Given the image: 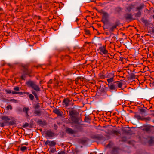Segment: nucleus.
Here are the masks:
<instances>
[{
	"instance_id": "obj_11",
	"label": "nucleus",
	"mask_w": 154,
	"mask_h": 154,
	"mask_svg": "<svg viewBox=\"0 0 154 154\" xmlns=\"http://www.w3.org/2000/svg\"><path fill=\"white\" fill-rule=\"evenodd\" d=\"M53 112L54 113L59 116H61L63 114V113L62 111H61L60 109H57L54 110Z\"/></svg>"
},
{
	"instance_id": "obj_54",
	"label": "nucleus",
	"mask_w": 154,
	"mask_h": 154,
	"mask_svg": "<svg viewBox=\"0 0 154 154\" xmlns=\"http://www.w3.org/2000/svg\"><path fill=\"white\" fill-rule=\"evenodd\" d=\"M131 76L132 77H133V76H134V75H131Z\"/></svg>"
},
{
	"instance_id": "obj_31",
	"label": "nucleus",
	"mask_w": 154,
	"mask_h": 154,
	"mask_svg": "<svg viewBox=\"0 0 154 154\" xmlns=\"http://www.w3.org/2000/svg\"><path fill=\"white\" fill-rule=\"evenodd\" d=\"M7 109L8 110L10 109L11 110L12 109V106L10 105H8L6 107Z\"/></svg>"
},
{
	"instance_id": "obj_7",
	"label": "nucleus",
	"mask_w": 154,
	"mask_h": 154,
	"mask_svg": "<svg viewBox=\"0 0 154 154\" xmlns=\"http://www.w3.org/2000/svg\"><path fill=\"white\" fill-rule=\"evenodd\" d=\"M46 136L49 138H51L54 135V133L51 130L47 131L45 132Z\"/></svg>"
},
{
	"instance_id": "obj_49",
	"label": "nucleus",
	"mask_w": 154,
	"mask_h": 154,
	"mask_svg": "<svg viewBox=\"0 0 154 154\" xmlns=\"http://www.w3.org/2000/svg\"><path fill=\"white\" fill-rule=\"evenodd\" d=\"M38 122L40 124H42V121L41 120H39Z\"/></svg>"
},
{
	"instance_id": "obj_48",
	"label": "nucleus",
	"mask_w": 154,
	"mask_h": 154,
	"mask_svg": "<svg viewBox=\"0 0 154 154\" xmlns=\"http://www.w3.org/2000/svg\"><path fill=\"white\" fill-rule=\"evenodd\" d=\"M105 95H106V97H110V96H111V95H108L106 93H105Z\"/></svg>"
},
{
	"instance_id": "obj_5",
	"label": "nucleus",
	"mask_w": 154,
	"mask_h": 154,
	"mask_svg": "<svg viewBox=\"0 0 154 154\" xmlns=\"http://www.w3.org/2000/svg\"><path fill=\"white\" fill-rule=\"evenodd\" d=\"M103 14L102 21L104 23H105L107 21L109 15L108 13L106 12H103Z\"/></svg>"
},
{
	"instance_id": "obj_20",
	"label": "nucleus",
	"mask_w": 154,
	"mask_h": 154,
	"mask_svg": "<svg viewBox=\"0 0 154 154\" xmlns=\"http://www.w3.org/2000/svg\"><path fill=\"white\" fill-rule=\"evenodd\" d=\"M66 132L70 134H73L74 133V131L71 128H68L66 130Z\"/></svg>"
},
{
	"instance_id": "obj_9",
	"label": "nucleus",
	"mask_w": 154,
	"mask_h": 154,
	"mask_svg": "<svg viewBox=\"0 0 154 154\" xmlns=\"http://www.w3.org/2000/svg\"><path fill=\"white\" fill-rule=\"evenodd\" d=\"M45 145H48L50 147H52L54 146L56 144V142L54 141H50L49 140H47L45 143Z\"/></svg>"
},
{
	"instance_id": "obj_63",
	"label": "nucleus",
	"mask_w": 154,
	"mask_h": 154,
	"mask_svg": "<svg viewBox=\"0 0 154 154\" xmlns=\"http://www.w3.org/2000/svg\"><path fill=\"white\" fill-rule=\"evenodd\" d=\"M153 83L154 85V82H153Z\"/></svg>"
},
{
	"instance_id": "obj_40",
	"label": "nucleus",
	"mask_w": 154,
	"mask_h": 154,
	"mask_svg": "<svg viewBox=\"0 0 154 154\" xmlns=\"http://www.w3.org/2000/svg\"><path fill=\"white\" fill-rule=\"evenodd\" d=\"M29 124L28 123H26L23 125V127L25 128L28 126Z\"/></svg>"
},
{
	"instance_id": "obj_44",
	"label": "nucleus",
	"mask_w": 154,
	"mask_h": 154,
	"mask_svg": "<svg viewBox=\"0 0 154 154\" xmlns=\"http://www.w3.org/2000/svg\"><path fill=\"white\" fill-rule=\"evenodd\" d=\"M32 93L34 95V96H35V95H37V94L35 91H32Z\"/></svg>"
},
{
	"instance_id": "obj_61",
	"label": "nucleus",
	"mask_w": 154,
	"mask_h": 154,
	"mask_svg": "<svg viewBox=\"0 0 154 154\" xmlns=\"http://www.w3.org/2000/svg\"><path fill=\"white\" fill-rule=\"evenodd\" d=\"M105 83H106V84H107V83H106V82H105Z\"/></svg>"
},
{
	"instance_id": "obj_43",
	"label": "nucleus",
	"mask_w": 154,
	"mask_h": 154,
	"mask_svg": "<svg viewBox=\"0 0 154 154\" xmlns=\"http://www.w3.org/2000/svg\"><path fill=\"white\" fill-rule=\"evenodd\" d=\"M80 79V77H78L77 78V79H76V80H75V83H77L78 82V80L79 79Z\"/></svg>"
},
{
	"instance_id": "obj_13",
	"label": "nucleus",
	"mask_w": 154,
	"mask_h": 154,
	"mask_svg": "<svg viewBox=\"0 0 154 154\" xmlns=\"http://www.w3.org/2000/svg\"><path fill=\"white\" fill-rule=\"evenodd\" d=\"M125 18L127 20H131L132 19V15L131 14H127L125 16Z\"/></svg>"
},
{
	"instance_id": "obj_58",
	"label": "nucleus",
	"mask_w": 154,
	"mask_h": 154,
	"mask_svg": "<svg viewBox=\"0 0 154 154\" xmlns=\"http://www.w3.org/2000/svg\"><path fill=\"white\" fill-rule=\"evenodd\" d=\"M152 17L153 18V19H154V15H153Z\"/></svg>"
},
{
	"instance_id": "obj_51",
	"label": "nucleus",
	"mask_w": 154,
	"mask_h": 154,
	"mask_svg": "<svg viewBox=\"0 0 154 154\" xmlns=\"http://www.w3.org/2000/svg\"><path fill=\"white\" fill-rule=\"evenodd\" d=\"M3 10L2 8L0 7V11H2Z\"/></svg>"
},
{
	"instance_id": "obj_3",
	"label": "nucleus",
	"mask_w": 154,
	"mask_h": 154,
	"mask_svg": "<svg viewBox=\"0 0 154 154\" xmlns=\"http://www.w3.org/2000/svg\"><path fill=\"white\" fill-rule=\"evenodd\" d=\"M2 121L0 122V125L1 127H3L8 123L10 119L7 116H3L2 118Z\"/></svg>"
},
{
	"instance_id": "obj_37",
	"label": "nucleus",
	"mask_w": 154,
	"mask_h": 154,
	"mask_svg": "<svg viewBox=\"0 0 154 154\" xmlns=\"http://www.w3.org/2000/svg\"><path fill=\"white\" fill-rule=\"evenodd\" d=\"M39 106L38 104H37L35 106L34 108L35 109H37L39 108Z\"/></svg>"
},
{
	"instance_id": "obj_18",
	"label": "nucleus",
	"mask_w": 154,
	"mask_h": 154,
	"mask_svg": "<svg viewBox=\"0 0 154 154\" xmlns=\"http://www.w3.org/2000/svg\"><path fill=\"white\" fill-rule=\"evenodd\" d=\"M27 147L25 146H20L19 147V149L23 152H25L26 150H27Z\"/></svg>"
},
{
	"instance_id": "obj_19",
	"label": "nucleus",
	"mask_w": 154,
	"mask_h": 154,
	"mask_svg": "<svg viewBox=\"0 0 154 154\" xmlns=\"http://www.w3.org/2000/svg\"><path fill=\"white\" fill-rule=\"evenodd\" d=\"M115 11L116 13H120L121 11V8L119 7H116L115 9Z\"/></svg>"
},
{
	"instance_id": "obj_62",
	"label": "nucleus",
	"mask_w": 154,
	"mask_h": 154,
	"mask_svg": "<svg viewBox=\"0 0 154 154\" xmlns=\"http://www.w3.org/2000/svg\"><path fill=\"white\" fill-rule=\"evenodd\" d=\"M153 12L154 13V10L153 11Z\"/></svg>"
},
{
	"instance_id": "obj_17",
	"label": "nucleus",
	"mask_w": 154,
	"mask_h": 154,
	"mask_svg": "<svg viewBox=\"0 0 154 154\" xmlns=\"http://www.w3.org/2000/svg\"><path fill=\"white\" fill-rule=\"evenodd\" d=\"M71 119L72 121L75 123H77L78 122V118L75 116H72L71 117Z\"/></svg>"
},
{
	"instance_id": "obj_47",
	"label": "nucleus",
	"mask_w": 154,
	"mask_h": 154,
	"mask_svg": "<svg viewBox=\"0 0 154 154\" xmlns=\"http://www.w3.org/2000/svg\"><path fill=\"white\" fill-rule=\"evenodd\" d=\"M23 94H26L27 95H28L29 94V93L28 92H23Z\"/></svg>"
},
{
	"instance_id": "obj_29",
	"label": "nucleus",
	"mask_w": 154,
	"mask_h": 154,
	"mask_svg": "<svg viewBox=\"0 0 154 154\" xmlns=\"http://www.w3.org/2000/svg\"><path fill=\"white\" fill-rule=\"evenodd\" d=\"M29 109L28 108L24 107L23 108V111L24 112H26V114H27V112Z\"/></svg>"
},
{
	"instance_id": "obj_22",
	"label": "nucleus",
	"mask_w": 154,
	"mask_h": 154,
	"mask_svg": "<svg viewBox=\"0 0 154 154\" xmlns=\"http://www.w3.org/2000/svg\"><path fill=\"white\" fill-rule=\"evenodd\" d=\"M35 114L38 116H40L41 115V111L40 110H35L34 112Z\"/></svg>"
},
{
	"instance_id": "obj_52",
	"label": "nucleus",
	"mask_w": 154,
	"mask_h": 154,
	"mask_svg": "<svg viewBox=\"0 0 154 154\" xmlns=\"http://www.w3.org/2000/svg\"><path fill=\"white\" fill-rule=\"evenodd\" d=\"M79 20V19L78 18H76V21L77 22Z\"/></svg>"
},
{
	"instance_id": "obj_28",
	"label": "nucleus",
	"mask_w": 154,
	"mask_h": 154,
	"mask_svg": "<svg viewBox=\"0 0 154 154\" xmlns=\"http://www.w3.org/2000/svg\"><path fill=\"white\" fill-rule=\"evenodd\" d=\"M116 40V37L115 36H113L112 37L111 39L110 43H113Z\"/></svg>"
},
{
	"instance_id": "obj_60",
	"label": "nucleus",
	"mask_w": 154,
	"mask_h": 154,
	"mask_svg": "<svg viewBox=\"0 0 154 154\" xmlns=\"http://www.w3.org/2000/svg\"><path fill=\"white\" fill-rule=\"evenodd\" d=\"M125 132L126 133H128V131H125Z\"/></svg>"
},
{
	"instance_id": "obj_59",
	"label": "nucleus",
	"mask_w": 154,
	"mask_h": 154,
	"mask_svg": "<svg viewBox=\"0 0 154 154\" xmlns=\"http://www.w3.org/2000/svg\"><path fill=\"white\" fill-rule=\"evenodd\" d=\"M151 140H152V137H151Z\"/></svg>"
},
{
	"instance_id": "obj_8",
	"label": "nucleus",
	"mask_w": 154,
	"mask_h": 154,
	"mask_svg": "<svg viewBox=\"0 0 154 154\" xmlns=\"http://www.w3.org/2000/svg\"><path fill=\"white\" fill-rule=\"evenodd\" d=\"M99 50L102 53L106 55L108 54V51L106 49L105 46H102L100 47Z\"/></svg>"
},
{
	"instance_id": "obj_21",
	"label": "nucleus",
	"mask_w": 154,
	"mask_h": 154,
	"mask_svg": "<svg viewBox=\"0 0 154 154\" xmlns=\"http://www.w3.org/2000/svg\"><path fill=\"white\" fill-rule=\"evenodd\" d=\"M135 117L138 120H143L144 119V118H142L140 115L138 114H136Z\"/></svg>"
},
{
	"instance_id": "obj_56",
	"label": "nucleus",
	"mask_w": 154,
	"mask_h": 154,
	"mask_svg": "<svg viewBox=\"0 0 154 154\" xmlns=\"http://www.w3.org/2000/svg\"><path fill=\"white\" fill-rule=\"evenodd\" d=\"M28 143H26L25 144L26 145H28Z\"/></svg>"
},
{
	"instance_id": "obj_27",
	"label": "nucleus",
	"mask_w": 154,
	"mask_h": 154,
	"mask_svg": "<svg viewBox=\"0 0 154 154\" xmlns=\"http://www.w3.org/2000/svg\"><path fill=\"white\" fill-rule=\"evenodd\" d=\"M99 76L101 79H105L106 78V76L105 75H103V74H99Z\"/></svg>"
},
{
	"instance_id": "obj_32",
	"label": "nucleus",
	"mask_w": 154,
	"mask_h": 154,
	"mask_svg": "<svg viewBox=\"0 0 154 154\" xmlns=\"http://www.w3.org/2000/svg\"><path fill=\"white\" fill-rule=\"evenodd\" d=\"M10 101L14 103H17V101L14 99H10Z\"/></svg>"
},
{
	"instance_id": "obj_30",
	"label": "nucleus",
	"mask_w": 154,
	"mask_h": 154,
	"mask_svg": "<svg viewBox=\"0 0 154 154\" xmlns=\"http://www.w3.org/2000/svg\"><path fill=\"white\" fill-rule=\"evenodd\" d=\"M29 99L32 100L34 98L33 96L31 94H29Z\"/></svg>"
},
{
	"instance_id": "obj_33",
	"label": "nucleus",
	"mask_w": 154,
	"mask_h": 154,
	"mask_svg": "<svg viewBox=\"0 0 154 154\" xmlns=\"http://www.w3.org/2000/svg\"><path fill=\"white\" fill-rule=\"evenodd\" d=\"M85 34L87 35H89L90 34V31L86 29L85 30Z\"/></svg>"
},
{
	"instance_id": "obj_16",
	"label": "nucleus",
	"mask_w": 154,
	"mask_h": 154,
	"mask_svg": "<svg viewBox=\"0 0 154 154\" xmlns=\"http://www.w3.org/2000/svg\"><path fill=\"white\" fill-rule=\"evenodd\" d=\"M134 7V5L132 4H130L126 8V10L127 11L130 12L131 9L133 8Z\"/></svg>"
},
{
	"instance_id": "obj_1",
	"label": "nucleus",
	"mask_w": 154,
	"mask_h": 154,
	"mask_svg": "<svg viewBox=\"0 0 154 154\" xmlns=\"http://www.w3.org/2000/svg\"><path fill=\"white\" fill-rule=\"evenodd\" d=\"M26 84L28 87L32 88L37 92L40 91V87L38 85H36V82H35L29 81L26 82Z\"/></svg>"
},
{
	"instance_id": "obj_38",
	"label": "nucleus",
	"mask_w": 154,
	"mask_h": 154,
	"mask_svg": "<svg viewBox=\"0 0 154 154\" xmlns=\"http://www.w3.org/2000/svg\"><path fill=\"white\" fill-rule=\"evenodd\" d=\"M140 111L142 113H144L145 112V109H140Z\"/></svg>"
},
{
	"instance_id": "obj_4",
	"label": "nucleus",
	"mask_w": 154,
	"mask_h": 154,
	"mask_svg": "<svg viewBox=\"0 0 154 154\" xmlns=\"http://www.w3.org/2000/svg\"><path fill=\"white\" fill-rule=\"evenodd\" d=\"M108 85V87L109 88L111 92H112L113 91H116L117 90V84L115 83V81L112 83H111L109 84Z\"/></svg>"
},
{
	"instance_id": "obj_24",
	"label": "nucleus",
	"mask_w": 154,
	"mask_h": 154,
	"mask_svg": "<svg viewBox=\"0 0 154 154\" xmlns=\"http://www.w3.org/2000/svg\"><path fill=\"white\" fill-rule=\"evenodd\" d=\"M142 21L145 25H146L148 23V22L147 20L145 19L144 18H141Z\"/></svg>"
},
{
	"instance_id": "obj_36",
	"label": "nucleus",
	"mask_w": 154,
	"mask_h": 154,
	"mask_svg": "<svg viewBox=\"0 0 154 154\" xmlns=\"http://www.w3.org/2000/svg\"><path fill=\"white\" fill-rule=\"evenodd\" d=\"M5 91H6V93L8 94H10L11 92L12 93L11 90H6Z\"/></svg>"
},
{
	"instance_id": "obj_46",
	"label": "nucleus",
	"mask_w": 154,
	"mask_h": 154,
	"mask_svg": "<svg viewBox=\"0 0 154 154\" xmlns=\"http://www.w3.org/2000/svg\"><path fill=\"white\" fill-rule=\"evenodd\" d=\"M34 96L35 97L36 99V100H38V96L37 95V94Z\"/></svg>"
},
{
	"instance_id": "obj_2",
	"label": "nucleus",
	"mask_w": 154,
	"mask_h": 154,
	"mask_svg": "<svg viewBox=\"0 0 154 154\" xmlns=\"http://www.w3.org/2000/svg\"><path fill=\"white\" fill-rule=\"evenodd\" d=\"M114 72L112 71L111 72L107 73L106 78H107V82L109 84L112 82L114 81Z\"/></svg>"
},
{
	"instance_id": "obj_50",
	"label": "nucleus",
	"mask_w": 154,
	"mask_h": 154,
	"mask_svg": "<svg viewBox=\"0 0 154 154\" xmlns=\"http://www.w3.org/2000/svg\"><path fill=\"white\" fill-rule=\"evenodd\" d=\"M54 126L55 128V129H57V127H57V125H56V124H55L54 125Z\"/></svg>"
},
{
	"instance_id": "obj_15",
	"label": "nucleus",
	"mask_w": 154,
	"mask_h": 154,
	"mask_svg": "<svg viewBox=\"0 0 154 154\" xmlns=\"http://www.w3.org/2000/svg\"><path fill=\"white\" fill-rule=\"evenodd\" d=\"M144 6L145 5L144 4H141L139 6L136 8V11L141 10L144 8Z\"/></svg>"
},
{
	"instance_id": "obj_53",
	"label": "nucleus",
	"mask_w": 154,
	"mask_h": 154,
	"mask_svg": "<svg viewBox=\"0 0 154 154\" xmlns=\"http://www.w3.org/2000/svg\"><path fill=\"white\" fill-rule=\"evenodd\" d=\"M38 19H40L41 17H40V16H38Z\"/></svg>"
},
{
	"instance_id": "obj_6",
	"label": "nucleus",
	"mask_w": 154,
	"mask_h": 154,
	"mask_svg": "<svg viewBox=\"0 0 154 154\" xmlns=\"http://www.w3.org/2000/svg\"><path fill=\"white\" fill-rule=\"evenodd\" d=\"M70 102V100L68 98H65L63 100L62 104L66 107H68L69 106Z\"/></svg>"
},
{
	"instance_id": "obj_34",
	"label": "nucleus",
	"mask_w": 154,
	"mask_h": 154,
	"mask_svg": "<svg viewBox=\"0 0 154 154\" xmlns=\"http://www.w3.org/2000/svg\"><path fill=\"white\" fill-rule=\"evenodd\" d=\"M14 90L16 91H19L20 90L19 87H15L14 88Z\"/></svg>"
},
{
	"instance_id": "obj_45",
	"label": "nucleus",
	"mask_w": 154,
	"mask_h": 154,
	"mask_svg": "<svg viewBox=\"0 0 154 154\" xmlns=\"http://www.w3.org/2000/svg\"><path fill=\"white\" fill-rule=\"evenodd\" d=\"M23 92H18V94L23 95Z\"/></svg>"
},
{
	"instance_id": "obj_25",
	"label": "nucleus",
	"mask_w": 154,
	"mask_h": 154,
	"mask_svg": "<svg viewBox=\"0 0 154 154\" xmlns=\"http://www.w3.org/2000/svg\"><path fill=\"white\" fill-rule=\"evenodd\" d=\"M118 26V25L116 24L115 25L113 26H112V27L110 28L109 29V31L111 32H112L113 31L114 29L116 28L117 26Z\"/></svg>"
},
{
	"instance_id": "obj_57",
	"label": "nucleus",
	"mask_w": 154,
	"mask_h": 154,
	"mask_svg": "<svg viewBox=\"0 0 154 154\" xmlns=\"http://www.w3.org/2000/svg\"><path fill=\"white\" fill-rule=\"evenodd\" d=\"M37 23H40V21H38L37 22Z\"/></svg>"
},
{
	"instance_id": "obj_10",
	"label": "nucleus",
	"mask_w": 154,
	"mask_h": 154,
	"mask_svg": "<svg viewBox=\"0 0 154 154\" xmlns=\"http://www.w3.org/2000/svg\"><path fill=\"white\" fill-rule=\"evenodd\" d=\"M125 81L123 80H121L119 81H116L115 83L117 85L118 88H121L122 85L124 84Z\"/></svg>"
},
{
	"instance_id": "obj_42",
	"label": "nucleus",
	"mask_w": 154,
	"mask_h": 154,
	"mask_svg": "<svg viewBox=\"0 0 154 154\" xmlns=\"http://www.w3.org/2000/svg\"><path fill=\"white\" fill-rule=\"evenodd\" d=\"M25 68V72H26V75H28L29 74V73L27 72V69L25 67H24Z\"/></svg>"
},
{
	"instance_id": "obj_39",
	"label": "nucleus",
	"mask_w": 154,
	"mask_h": 154,
	"mask_svg": "<svg viewBox=\"0 0 154 154\" xmlns=\"http://www.w3.org/2000/svg\"><path fill=\"white\" fill-rule=\"evenodd\" d=\"M58 154H65V152L64 151H61L58 152Z\"/></svg>"
},
{
	"instance_id": "obj_41",
	"label": "nucleus",
	"mask_w": 154,
	"mask_h": 154,
	"mask_svg": "<svg viewBox=\"0 0 154 154\" xmlns=\"http://www.w3.org/2000/svg\"><path fill=\"white\" fill-rule=\"evenodd\" d=\"M12 93L13 94H18V92L13 91L12 92Z\"/></svg>"
},
{
	"instance_id": "obj_12",
	"label": "nucleus",
	"mask_w": 154,
	"mask_h": 154,
	"mask_svg": "<svg viewBox=\"0 0 154 154\" xmlns=\"http://www.w3.org/2000/svg\"><path fill=\"white\" fill-rule=\"evenodd\" d=\"M77 114V112L76 110H72L69 112V115L70 116H74V115H76Z\"/></svg>"
},
{
	"instance_id": "obj_35",
	"label": "nucleus",
	"mask_w": 154,
	"mask_h": 154,
	"mask_svg": "<svg viewBox=\"0 0 154 154\" xmlns=\"http://www.w3.org/2000/svg\"><path fill=\"white\" fill-rule=\"evenodd\" d=\"M26 77V76L25 74L21 76V79L22 80H25V78Z\"/></svg>"
},
{
	"instance_id": "obj_55",
	"label": "nucleus",
	"mask_w": 154,
	"mask_h": 154,
	"mask_svg": "<svg viewBox=\"0 0 154 154\" xmlns=\"http://www.w3.org/2000/svg\"><path fill=\"white\" fill-rule=\"evenodd\" d=\"M149 143H151V141L150 140L149 141Z\"/></svg>"
},
{
	"instance_id": "obj_14",
	"label": "nucleus",
	"mask_w": 154,
	"mask_h": 154,
	"mask_svg": "<svg viewBox=\"0 0 154 154\" xmlns=\"http://www.w3.org/2000/svg\"><path fill=\"white\" fill-rule=\"evenodd\" d=\"M153 127V126H146L143 128V130L146 131L147 132L150 131L151 128Z\"/></svg>"
},
{
	"instance_id": "obj_23",
	"label": "nucleus",
	"mask_w": 154,
	"mask_h": 154,
	"mask_svg": "<svg viewBox=\"0 0 154 154\" xmlns=\"http://www.w3.org/2000/svg\"><path fill=\"white\" fill-rule=\"evenodd\" d=\"M112 133L116 135H118L120 133L119 131H118L116 130H113L112 131Z\"/></svg>"
},
{
	"instance_id": "obj_26",
	"label": "nucleus",
	"mask_w": 154,
	"mask_h": 154,
	"mask_svg": "<svg viewBox=\"0 0 154 154\" xmlns=\"http://www.w3.org/2000/svg\"><path fill=\"white\" fill-rule=\"evenodd\" d=\"M141 14V13L140 11H138L135 14V17H140Z\"/></svg>"
}]
</instances>
